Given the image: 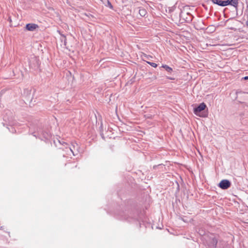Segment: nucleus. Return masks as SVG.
I'll return each mask as SVG.
<instances>
[{
  "label": "nucleus",
  "instance_id": "obj_1",
  "mask_svg": "<svg viewBox=\"0 0 248 248\" xmlns=\"http://www.w3.org/2000/svg\"><path fill=\"white\" fill-rule=\"evenodd\" d=\"M219 238V236L217 234H208L204 239L208 248H220L221 247L219 246L220 242H219L218 246L217 245Z\"/></svg>",
  "mask_w": 248,
  "mask_h": 248
},
{
  "label": "nucleus",
  "instance_id": "obj_2",
  "mask_svg": "<svg viewBox=\"0 0 248 248\" xmlns=\"http://www.w3.org/2000/svg\"><path fill=\"white\" fill-rule=\"evenodd\" d=\"M207 108L204 103L200 104L194 108L193 112L195 115L201 117H206L208 116L207 112L203 111Z\"/></svg>",
  "mask_w": 248,
  "mask_h": 248
},
{
  "label": "nucleus",
  "instance_id": "obj_3",
  "mask_svg": "<svg viewBox=\"0 0 248 248\" xmlns=\"http://www.w3.org/2000/svg\"><path fill=\"white\" fill-rule=\"evenodd\" d=\"M65 149H66V152H67V154H68V153L70 152H71L74 156L77 155L79 152L78 145L75 142L72 143L71 147H66Z\"/></svg>",
  "mask_w": 248,
  "mask_h": 248
},
{
  "label": "nucleus",
  "instance_id": "obj_4",
  "mask_svg": "<svg viewBox=\"0 0 248 248\" xmlns=\"http://www.w3.org/2000/svg\"><path fill=\"white\" fill-rule=\"evenodd\" d=\"M231 186V182L227 179L221 180L218 184V186L222 189H227L229 188Z\"/></svg>",
  "mask_w": 248,
  "mask_h": 248
},
{
  "label": "nucleus",
  "instance_id": "obj_5",
  "mask_svg": "<svg viewBox=\"0 0 248 248\" xmlns=\"http://www.w3.org/2000/svg\"><path fill=\"white\" fill-rule=\"evenodd\" d=\"M182 16H167V19L165 18L166 20H167L168 22H169L171 24H176L178 26H180V17Z\"/></svg>",
  "mask_w": 248,
  "mask_h": 248
},
{
  "label": "nucleus",
  "instance_id": "obj_6",
  "mask_svg": "<svg viewBox=\"0 0 248 248\" xmlns=\"http://www.w3.org/2000/svg\"><path fill=\"white\" fill-rule=\"evenodd\" d=\"M214 4H217L221 6H225L228 5L229 1L226 0H210Z\"/></svg>",
  "mask_w": 248,
  "mask_h": 248
},
{
  "label": "nucleus",
  "instance_id": "obj_7",
  "mask_svg": "<svg viewBox=\"0 0 248 248\" xmlns=\"http://www.w3.org/2000/svg\"><path fill=\"white\" fill-rule=\"evenodd\" d=\"M39 26L38 25L34 23H28L26 25L25 29L29 31H33L36 29H38Z\"/></svg>",
  "mask_w": 248,
  "mask_h": 248
},
{
  "label": "nucleus",
  "instance_id": "obj_8",
  "mask_svg": "<svg viewBox=\"0 0 248 248\" xmlns=\"http://www.w3.org/2000/svg\"><path fill=\"white\" fill-rule=\"evenodd\" d=\"M198 233L201 235L203 237V239H205L206 236L209 234L203 227H200L198 229Z\"/></svg>",
  "mask_w": 248,
  "mask_h": 248
},
{
  "label": "nucleus",
  "instance_id": "obj_9",
  "mask_svg": "<svg viewBox=\"0 0 248 248\" xmlns=\"http://www.w3.org/2000/svg\"><path fill=\"white\" fill-rule=\"evenodd\" d=\"M161 67L164 68L165 70L170 74H171L173 72L172 69L169 66L166 64L162 65V66L160 67V68Z\"/></svg>",
  "mask_w": 248,
  "mask_h": 248
},
{
  "label": "nucleus",
  "instance_id": "obj_10",
  "mask_svg": "<svg viewBox=\"0 0 248 248\" xmlns=\"http://www.w3.org/2000/svg\"><path fill=\"white\" fill-rule=\"evenodd\" d=\"M59 33L60 34V35L61 36V38H60L61 41L62 43L63 42V45L65 46H66V43H67L66 36L65 35H64L63 34H61L60 31H59Z\"/></svg>",
  "mask_w": 248,
  "mask_h": 248
},
{
  "label": "nucleus",
  "instance_id": "obj_11",
  "mask_svg": "<svg viewBox=\"0 0 248 248\" xmlns=\"http://www.w3.org/2000/svg\"><path fill=\"white\" fill-rule=\"evenodd\" d=\"M139 13L140 16H145L147 14L146 10L144 8L140 9L139 10Z\"/></svg>",
  "mask_w": 248,
  "mask_h": 248
},
{
  "label": "nucleus",
  "instance_id": "obj_12",
  "mask_svg": "<svg viewBox=\"0 0 248 248\" xmlns=\"http://www.w3.org/2000/svg\"><path fill=\"white\" fill-rule=\"evenodd\" d=\"M123 218L126 220H127L128 221H130V219H133L134 220H138V218L137 217H130L129 216H124V217H123Z\"/></svg>",
  "mask_w": 248,
  "mask_h": 248
},
{
  "label": "nucleus",
  "instance_id": "obj_13",
  "mask_svg": "<svg viewBox=\"0 0 248 248\" xmlns=\"http://www.w3.org/2000/svg\"><path fill=\"white\" fill-rule=\"evenodd\" d=\"M104 4L106 6L108 7L110 9H113V6L112 4L108 0H107L106 2L104 3Z\"/></svg>",
  "mask_w": 248,
  "mask_h": 248
},
{
  "label": "nucleus",
  "instance_id": "obj_14",
  "mask_svg": "<svg viewBox=\"0 0 248 248\" xmlns=\"http://www.w3.org/2000/svg\"><path fill=\"white\" fill-rule=\"evenodd\" d=\"M194 16H186L185 18L186 23H190L193 18Z\"/></svg>",
  "mask_w": 248,
  "mask_h": 248
},
{
  "label": "nucleus",
  "instance_id": "obj_15",
  "mask_svg": "<svg viewBox=\"0 0 248 248\" xmlns=\"http://www.w3.org/2000/svg\"><path fill=\"white\" fill-rule=\"evenodd\" d=\"M229 9L227 8H225L223 10V16H228L229 14Z\"/></svg>",
  "mask_w": 248,
  "mask_h": 248
},
{
  "label": "nucleus",
  "instance_id": "obj_16",
  "mask_svg": "<svg viewBox=\"0 0 248 248\" xmlns=\"http://www.w3.org/2000/svg\"><path fill=\"white\" fill-rule=\"evenodd\" d=\"M147 62L150 64L151 66H152V67H156L157 66V64L154 63V62Z\"/></svg>",
  "mask_w": 248,
  "mask_h": 248
},
{
  "label": "nucleus",
  "instance_id": "obj_17",
  "mask_svg": "<svg viewBox=\"0 0 248 248\" xmlns=\"http://www.w3.org/2000/svg\"><path fill=\"white\" fill-rule=\"evenodd\" d=\"M184 23H186L185 18L182 16L181 17H180V25L183 24Z\"/></svg>",
  "mask_w": 248,
  "mask_h": 248
},
{
  "label": "nucleus",
  "instance_id": "obj_18",
  "mask_svg": "<svg viewBox=\"0 0 248 248\" xmlns=\"http://www.w3.org/2000/svg\"><path fill=\"white\" fill-rule=\"evenodd\" d=\"M167 79H170V80H174L175 78L171 77H167Z\"/></svg>",
  "mask_w": 248,
  "mask_h": 248
},
{
  "label": "nucleus",
  "instance_id": "obj_19",
  "mask_svg": "<svg viewBox=\"0 0 248 248\" xmlns=\"http://www.w3.org/2000/svg\"><path fill=\"white\" fill-rule=\"evenodd\" d=\"M35 60L36 62L37 65L38 66V65L39 64V60H37L36 58H35Z\"/></svg>",
  "mask_w": 248,
  "mask_h": 248
},
{
  "label": "nucleus",
  "instance_id": "obj_20",
  "mask_svg": "<svg viewBox=\"0 0 248 248\" xmlns=\"http://www.w3.org/2000/svg\"><path fill=\"white\" fill-rule=\"evenodd\" d=\"M60 143L61 144H62V145L64 146V145H67V143L65 142H62V143H61L60 141H59Z\"/></svg>",
  "mask_w": 248,
  "mask_h": 248
},
{
  "label": "nucleus",
  "instance_id": "obj_21",
  "mask_svg": "<svg viewBox=\"0 0 248 248\" xmlns=\"http://www.w3.org/2000/svg\"><path fill=\"white\" fill-rule=\"evenodd\" d=\"M8 20L9 21V22L11 23L12 20L10 16H8Z\"/></svg>",
  "mask_w": 248,
  "mask_h": 248
},
{
  "label": "nucleus",
  "instance_id": "obj_22",
  "mask_svg": "<svg viewBox=\"0 0 248 248\" xmlns=\"http://www.w3.org/2000/svg\"><path fill=\"white\" fill-rule=\"evenodd\" d=\"M243 79L245 80H248V76H246L243 78Z\"/></svg>",
  "mask_w": 248,
  "mask_h": 248
},
{
  "label": "nucleus",
  "instance_id": "obj_23",
  "mask_svg": "<svg viewBox=\"0 0 248 248\" xmlns=\"http://www.w3.org/2000/svg\"><path fill=\"white\" fill-rule=\"evenodd\" d=\"M186 14H187L188 16H193L192 14H190V13H188V12L186 13Z\"/></svg>",
  "mask_w": 248,
  "mask_h": 248
},
{
  "label": "nucleus",
  "instance_id": "obj_24",
  "mask_svg": "<svg viewBox=\"0 0 248 248\" xmlns=\"http://www.w3.org/2000/svg\"><path fill=\"white\" fill-rule=\"evenodd\" d=\"M246 25L248 27V20L246 22Z\"/></svg>",
  "mask_w": 248,
  "mask_h": 248
},
{
  "label": "nucleus",
  "instance_id": "obj_25",
  "mask_svg": "<svg viewBox=\"0 0 248 248\" xmlns=\"http://www.w3.org/2000/svg\"><path fill=\"white\" fill-rule=\"evenodd\" d=\"M214 16H217V12H215L214 14Z\"/></svg>",
  "mask_w": 248,
  "mask_h": 248
},
{
  "label": "nucleus",
  "instance_id": "obj_26",
  "mask_svg": "<svg viewBox=\"0 0 248 248\" xmlns=\"http://www.w3.org/2000/svg\"><path fill=\"white\" fill-rule=\"evenodd\" d=\"M145 57L147 58V59H149V58L148 56H145Z\"/></svg>",
  "mask_w": 248,
  "mask_h": 248
},
{
  "label": "nucleus",
  "instance_id": "obj_27",
  "mask_svg": "<svg viewBox=\"0 0 248 248\" xmlns=\"http://www.w3.org/2000/svg\"><path fill=\"white\" fill-rule=\"evenodd\" d=\"M244 16H246V13H244Z\"/></svg>",
  "mask_w": 248,
  "mask_h": 248
},
{
  "label": "nucleus",
  "instance_id": "obj_28",
  "mask_svg": "<svg viewBox=\"0 0 248 248\" xmlns=\"http://www.w3.org/2000/svg\"><path fill=\"white\" fill-rule=\"evenodd\" d=\"M85 16H88V15H87L86 14H85Z\"/></svg>",
  "mask_w": 248,
  "mask_h": 248
},
{
  "label": "nucleus",
  "instance_id": "obj_29",
  "mask_svg": "<svg viewBox=\"0 0 248 248\" xmlns=\"http://www.w3.org/2000/svg\"><path fill=\"white\" fill-rule=\"evenodd\" d=\"M247 16H248V15Z\"/></svg>",
  "mask_w": 248,
  "mask_h": 248
}]
</instances>
